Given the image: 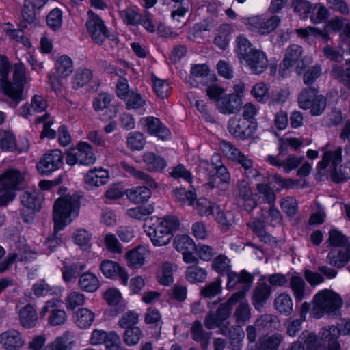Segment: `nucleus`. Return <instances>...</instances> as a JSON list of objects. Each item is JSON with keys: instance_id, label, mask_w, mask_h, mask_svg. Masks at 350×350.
Segmentation results:
<instances>
[{"instance_id": "nucleus-32", "label": "nucleus", "mask_w": 350, "mask_h": 350, "mask_svg": "<svg viewBox=\"0 0 350 350\" xmlns=\"http://www.w3.org/2000/svg\"><path fill=\"white\" fill-rule=\"evenodd\" d=\"M143 161L149 172L162 170L166 166L165 161L153 152H146L143 155Z\"/></svg>"}, {"instance_id": "nucleus-59", "label": "nucleus", "mask_w": 350, "mask_h": 350, "mask_svg": "<svg viewBox=\"0 0 350 350\" xmlns=\"http://www.w3.org/2000/svg\"><path fill=\"white\" fill-rule=\"evenodd\" d=\"M74 241L83 250H88L90 247L91 234L83 229L77 230L73 236Z\"/></svg>"}, {"instance_id": "nucleus-44", "label": "nucleus", "mask_w": 350, "mask_h": 350, "mask_svg": "<svg viewBox=\"0 0 350 350\" xmlns=\"http://www.w3.org/2000/svg\"><path fill=\"white\" fill-rule=\"evenodd\" d=\"M146 251L142 247H137L129 252L126 255L128 260V265L133 268H138L142 266L145 262Z\"/></svg>"}, {"instance_id": "nucleus-55", "label": "nucleus", "mask_w": 350, "mask_h": 350, "mask_svg": "<svg viewBox=\"0 0 350 350\" xmlns=\"http://www.w3.org/2000/svg\"><path fill=\"white\" fill-rule=\"evenodd\" d=\"M85 302V295L79 291L71 292L66 298L65 304L68 310H74Z\"/></svg>"}, {"instance_id": "nucleus-57", "label": "nucleus", "mask_w": 350, "mask_h": 350, "mask_svg": "<svg viewBox=\"0 0 350 350\" xmlns=\"http://www.w3.org/2000/svg\"><path fill=\"white\" fill-rule=\"evenodd\" d=\"M237 46H238V56L240 62L243 63V60L248 55H250V52L256 51V49L252 48V44L247 39L242 36H238L237 38Z\"/></svg>"}, {"instance_id": "nucleus-52", "label": "nucleus", "mask_w": 350, "mask_h": 350, "mask_svg": "<svg viewBox=\"0 0 350 350\" xmlns=\"http://www.w3.org/2000/svg\"><path fill=\"white\" fill-rule=\"evenodd\" d=\"M275 308L280 312L286 315L291 313L293 303L289 295L281 294L275 299Z\"/></svg>"}, {"instance_id": "nucleus-28", "label": "nucleus", "mask_w": 350, "mask_h": 350, "mask_svg": "<svg viewBox=\"0 0 350 350\" xmlns=\"http://www.w3.org/2000/svg\"><path fill=\"white\" fill-rule=\"evenodd\" d=\"M146 124L148 132L158 138L164 140L170 136V131L162 126L159 119L154 117L147 118Z\"/></svg>"}, {"instance_id": "nucleus-16", "label": "nucleus", "mask_w": 350, "mask_h": 350, "mask_svg": "<svg viewBox=\"0 0 350 350\" xmlns=\"http://www.w3.org/2000/svg\"><path fill=\"white\" fill-rule=\"evenodd\" d=\"M243 61L255 75L262 73L268 66V59L265 53L259 49L250 52V55H247Z\"/></svg>"}, {"instance_id": "nucleus-37", "label": "nucleus", "mask_w": 350, "mask_h": 350, "mask_svg": "<svg viewBox=\"0 0 350 350\" xmlns=\"http://www.w3.org/2000/svg\"><path fill=\"white\" fill-rule=\"evenodd\" d=\"M193 206L201 216H213L214 215L215 211L218 210V205L215 203L211 202L206 198H200L196 202L194 200Z\"/></svg>"}, {"instance_id": "nucleus-26", "label": "nucleus", "mask_w": 350, "mask_h": 350, "mask_svg": "<svg viewBox=\"0 0 350 350\" xmlns=\"http://www.w3.org/2000/svg\"><path fill=\"white\" fill-rule=\"evenodd\" d=\"M252 282L253 276L245 270L242 271L239 274L235 272L230 271L228 273L227 288L229 290L232 289L238 284H240L241 286L245 284L251 286Z\"/></svg>"}, {"instance_id": "nucleus-56", "label": "nucleus", "mask_w": 350, "mask_h": 350, "mask_svg": "<svg viewBox=\"0 0 350 350\" xmlns=\"http://www.w3.org/2000/svg\"><path fill=\"white\" fill-rule=\"evenodd\" d=\"M146 144L144 135L140 132H131L127 137L128 146L132 150H141Z\"/></svg>"}, {"instance_id": "nucleus-27", "label": "nucleus", "mask_w": 350, "mask_h": 350, "mask_svg": "<svg viewBox=\"0 0 350 350\" xmlns=\"http://www.w3.org/2000/svg\"><path fill=\"white\" fill-rule=\"evenodd\" d=\"M271 287L265 284H260L254 291L252 301L256 310H260L271 294Z\"/></svg>"}, {"instance_id": "nucleus-23", "label": "nucleus", "mask_w": 350, "mask_h": 350, "mask_svg": "<svg viewBox=\"0 0 350 350\" xmlns=\"http://www.w3.org/2000/svg\"><path fill=\"white\" fill-rule=\"evenodd\" d=\"M109 180V172L103 168L90 170L85 177V183L90 187H99L106 184Z\"/></svg>"}, {"instance_id": "nucleus-4", "label": "nucleus", "mask_w": 350, "mask_h": 350, "mask_svg": "<svg viewBox=\"0 0 350 350\" xmlns=\"http://www.w3.org/2000/svg\"><path fill=\"white\" fill-rule=\"evenodd\" d=\"M340 336L339 328L335 326L324 327L321 332V341L317 339L313 332L307 330L304 331L300 335V338L304 342L306 350H341L338 340Z\"/></svg>"}, {"instance_id": "nucleus-48", "label": "nucleus", "mask_w": 350, "mask_h": 350, "mask_svg": "<svg viewBox=\"0 0 350 350\" xmlns=\"http://www.w3.org/2000/svg\"><path fill=\"white\" fill-rule=\"evenodd\" d=\"M174 245L176 250L182 253L195 250L196 247L193 239L186 234L176 235L174 239Z\"/></svg>"}, {"instance_id": "nucleus-6", "label": "nucleus", "mask_w": 350, "mask_h": 350, "mask_svg": "<svg viewBox=\"0 0 350 350\" xmlns=\"http://www.w3.org/2000/svg\"><path fill=\"white\" fill-rule=\"evenodd\" d=\"M96 156L92 151V146L86 142H79L66 154V162L70 166L81 165L89 166L96 161Z\"/></svg>"}, {"instance_id": "nucleus-42", "label": "nucleus", "mask_w": 350, "mask_h": 350, "mask_svg": "<svg viewBox=\"0 0 350 350\" xmlns=\"http://www.w3.org/2000/svg\"><path fill=\"white\" fill-rule=\"evenodd\" d=\"M122 167L128 172L131 173L133 176H134L137 179L139 180H142L145 184H146L150 188H157V184L155 180L148 174H146L144 172L141 170H137L134 167L129 165L126 162H122L121 163Z\"/></svg>"}, {"instance_id": "nucleus-45", "label": "nucleus", "mask_w": 350, "mask_h": 350, "mask_svg": "<svg viewBox=\"0 0 350 350\" xmlns=\"http://www.w3.org/2000/svg\"><path fill=\"white\" fill-rule=\"evenodd\" d=\"M206 276V271L196 265L188 267L185 272V278L191 283L202 282Z\"/></svg>"}, {"instance_id": "nucleus-50", "label": "nucleus", "mask_w": 350, "mask_h": 350, "mask_svg": "<svg viewBox=\"0 0 350 350\" xmlns=\"http://www.w3.org/2000/svg\"><path fill=\"white\" fill-rule=\"evenodd\" d=\"M290 286L293 290V295L297 301H301L305 296L304 280L300 276H292L290 280Z\"/></svg>"}, {"instance_id": "nucleus-9", "label": "nucleus", "mask_w": 350, "mask_h": 350, "mask_svg": "<svg viewBox=\"0 0 350 350\" xmlns=\"http://www.w3.org/2000/svg\"><path fill=\"white\" fill-rule=\"evenodd\" d=\"M85 26L88 32L96 44L100 45L108 37L107 29L101 18L92 10L88 12Z\"/></svg>"}, {"instance_id": "nucleus-18", "label": "nucleus", "mask_w": 350, "mask_h": 350, "mask_svg": "<svg viewBox=\"0 0 350 350\" xmlns=\"http://www.w3.org/2000/svg\"><path fill=\"white\" fill-rule=\"evenodd\" d=\"M220 331L228 338L232 350L242 349L245 332L240 325L232 326L228 330L227 327L224 326L220 328Z\"/></svg>"}, {"instance_id": "nucleus-61", "label": "nucleus", "mask_w": 350, "mask_h": 350, "mask_svg": "<svg viewBox=\"0 0 350 350\" xmlns=\"http://www.w3.org/2000/svg\"><path fill=\"white\" fill-rule=\"evenodd\" d=\"M250 317V310L247 304L241 303L236 308L234 317L237 323H245Z\"/></svg>"}, {"instance_id": "nucleus-2", "label": "nucleus", "mask_w": 350, "mask_h": 350, "mask_svg": "<svg viewBox=\"0 0 350 350\" xmlns=\"http://www.w3.org/2000/svg\"><path fill=\"white\" fill-rule=\"evenodd\" d=\"M342 305V300L339 295L331 290L324 289L314 295L310 314L314 319H320L324 315L335 316L339 312Z\"/></svg>"}, {"instance_id": "nucleus-7", "label": "nucleus", "mask_w": 350, "mask_h": 350, "mask_svg": "<svg viewBox=\"0 0 350 350\" xmlns=\"http://www.w3.org/2000/svg\"><path fill=\"white\" fill-rule=\"evenodd\" d=\"M221 148L223 152L232 161L240 164L245 170V174L249 178L256 179L261 174L257 169L252 168L253 161L248 156L243 154L230 142L222 141Z\"/></svg>"}, {"instance_id": "nucleus-38", "label": "nucleus", "mask_w": 350, "mask_h": 350, "mask_svg": "<svg viewBox=\"0 0 350 350\" xmlns=\"http://www.w3.org/2000/svg\"><path fill=\"white\" fill-rule=\"evenodd\" d=\"M151 79L157 97L160 99L168 98L171 94L170 83L166 80L159 79L154 74H152Z\"/></svg>"}, {"instance_id": "nucleus-8", "label": "nucleus", "mask_w": 350, "mask_h": 350, "mask_svg": "<svg viewBox=\"0 0 350 350\" xmlns=\"http://www.w3.org/2000/svg\"><path fill=\"white\" fill-rule=\"evenodd\" d=\"M257 126L256 121L249 122L245 119L234 116L228 121V129L230 133L237 139L245 140L252 137Z\"/></svg>"}, {"instance_id": "nucleus-53", "label": "nucleus", "mask_w": 350, "mask_h": 350, "mask_svg": "<svg viewBox=\"0 0 350 350\" xmlns=\"http://www.w3.org/2000/svg\"><path fill=\"white\" fill-rule=\"evenodd\" d=\"M282 339L283 337L280 334L275 333L267 338H263L257 350H276Z\"/></svg>"}, {"instance_id": "nucleus-5", "label": "nucleus", "mask_w": 350, "mask_h": 350, "mask_svg": "<svg viewBox=\"0 0 350 350\" xmlns=\"http://www.w3.org/2000/svg\"><path fill=\"white\" fill-rule=\"evenodd\" d=\"M179 226L180 222L176 217L168 215L157 224H146L144 228L152 243L162 246L170 241L173 232L177 230Z\"/></svg>"}, {"instance_id": "nucleus-25", "label": "nucleus", "mask_w": 350, "mask_h": 350, "mask_svg": "<svg viewBox=\"0 0 350 350\" xmlns=\"http://www.w3.org/2000/svg\"><path fill=\"white\" fill-rule=\"evenodd\" d=\"M190 330L192 338L195 341L200 342L203 349H206L209 345L211 332H205L201 322L198 320L193 323Z\"/></svg>"}, {"instance_id": "nucleus-40", "label": "nucleus", "mask_w": 350, "mask_h": 350, "mask_svg": "<svg viewBox=\"0 0 350 350\" xmlns=\"http://www.w3.org/2000/svg\"><path fill=\"white\" fill-rule=\"evenodd\" d=\"M278 325L279 320L278 317L271 314L261 315L255 321V326L258 327V330L272 331L273 329H276Z\"/></svg>"}, {"instance_id": "nucleus-46", "label": "nucleus", "mask_w": 350, "mask_h": 350, "mask_svg": "<svg viewBox=\"0 0 350 350\" xmlns=\"http://www.w3.org/2000/svg\"><path fill=\"white\" fill-rule=\"evenodd\" d=\"M200 167L204 170L213 172L219 180L224 183H228L230 180V174L228 170L224 165L216 166L213 163H208L207 162H203L201 163Z\"/></svg>"}, {"instance_id": "nucleus-54", "label": "nucleus", "mask_w": 350, "mask_h": 350, "mask_svg": "<svg viewBox=\"0 0 350 350\" xmlns=\"http://www.w3.org/2000/svg\"><path fill=\"white\" fill-rule=\"evenodd\" d=\"M92 78V72L87 68H79L77 70L73 79V88H79L87 84Z\"/></svg>"}, {"instance_id": "nucleus-30", "label": "nucleus", "mask_w": 350, "mask_h": 350, "mask_svg": "<svg viewBox=\"0 0 350 350\" xmlns=\"http://www.w3.org/2000/svg\"><path fill=\"white\" fill-rule=\"evenodd\" d=\"M72 334L65 332L62 336L45 347L44 350H69L73 344Z\"/></svg>"}, {"instance_id": "nucleus-13", "label": "nucleus", "mask_w": 350, "mask_h": 350, "mask_svg": "<svg viewBox=\"0 0 350 350\" xmlns=\"http://www.w3.org/2000/svg\"><path fill=\"white\" fill-rule=\"evenodd\" d=\"M0 185L13 192L23 189L25 186V174L17 169L8 168L0 174Z\"/></svg>"}, {"instance_id": "nucleus-1", "label": "nucleus", "mask_w": 350, "mask_h": 350, "mask_svg": "<svg viewBox=\"0 0 350 350\" xmlns=\"http://www.w3.org/2000/svg\"><path fill=\"white\" fill-rule=\"evenodd\" d=\"M80 206L79 196L77 195H66L55 202L53 211L54 232L44 242L45 246L51 251L62 244V237L58 232L72 221V217L78 215Z\"/></svg>"}, {"instance_id": "nucleus-36", "label": "nucleus", "mask_w": 350, "mask_h": 350, "mask_svg": "<svg viewBox=\"0 0 350 350\" xmlns=\"http://www.w3.org/2000/svg\"><path fill=\"white\" fill-rule=\"evenodd\" d=\"M36 124L43 123V130L40 134V138L53 139L56 135V132L54 129L51 128V125L54 123V118H52L49 113H46L42 116H39L35 119Z\"/></svg>"}, {"instance_id": "nucleus-22", "label": "nucleus", "mask_w": 350, "mask_h": 350, "mask_svg": "<svg viewBox=\"0 0 350 350\" xmlns=\"http://www.w3.org/2000/svg\"><path fill=\"white\" fill-rule=\"evenodd\" d=\"M20 324L26 329L33 327L36 325L38 314L35 306L27 304L18 311Z\"/></svg>"}, {"instance_id": "nucleus-3", "label": "nucleus", "mask_w": 350, "mask_h": 350, "mask_svg": "<svg viewBox=\"0 0 350 350\" xmlns=\"http://www.w3.org/2000/svg\"><path fill=\"white\" fill-rule=\"evenodd\" d=\"M341 146L334 150H327L323 153L322 160L319 163V174H324L328 165L330 167V178L335 183H339L350 178V167L340 165L342 162Z\"/></svg>"}, {"instance_id": "nucleus-47", "label": "nucleus", "mask_w": 350, "mask_h": 350, "mask_svg": "<svg viewBox=\"0 0 350 350\" xmlns=\"http://www.w3.org/2000/svg\"><path fill=\"white\" fill-rule=\"evenodd\" d=\"M85 265L81 263H73L72 265H65L62 268V277L66 282H70L72 279L84 270Z\"/></svg>"}, {"instance_id": "nucleus-24", "label": "nucleus", "mask_w": 350, "mask_h": 350, "mask_svg": "<svg viewBox=\"0 0 350 350\" xmlns=\"http://www.w3.org/2000/svg\"><path fill=\"white\" fill-rule=\"evenodd\" d=\"M94 313L86 308H79L73 315L74 322L80 329L89 328L94 322Z\"/></svg>"}, {"instance_id": "nucleus-62", "label": "nucleus", "mask_w": 350, "mask_h": 350, "mask_svg": "<svg viewBox=\"0 0 350 350\" xmlns=\"http://www.w3.org/2000/svg\"><path fill=\"white\" fill-rule=\"evenodd\" d=\"M46 23L53 30L60 28L62 24V12L58 8L52 10L47 16Z\"/></svg>"}, {"instance_id": "nucleus-64", "label": "nucleus", "mask_w": 350, "mask_h": 350, "mask_svg": "<svg viewBox=\"0 0 350 350\" xmlns=\"http://www.w3.org/2000/svg\"><path fill=\"white\" fill-rule=\"evenodd\" d=\"M328 241L334 247H347L349 244L347 237L335 229L329 231Z\"/></svg>"}, {"instance_id": "nucleus-51", "label": "nucleus", "mask_w": 350, "mask_h": 350, "mask_svg": "<svg viewBox=\"0 0 350 350\" xmlns=\"http://www.w3.org/2000/svg\"><path fill=\"white\" fill-rule=\"evenodd\" d=\"M142 336V331L139 327H129L126 328L123 335V339L126 345H135L140 341Z\"/></svg>"}, {"instance_id": "nucleus-29", "label": "nucleus", "mask_w": 350, "mask_h": 350, "mask_svg": "<svg viewBox=\"0 0 350 350\" xmlns=\"http://www.w3.org/2000/svg\"><path fill=\"white\" fill-rule=\"evenodd\" d=\"M151 191L146 187H137L127 190L126 195L129 200L135 204H143L151 196Z\"/></svg>"}, {"instance_id": "nucleus-31", "label": "nucleus", "mask_w": 350, "mask_h": 350, "mask_svg": "<svg viewBox=\"0 0 350 350\" xmlns=\"http://www.w3.org/2000/svg\"><path fill=\"white\" fill-rule=\"evenodd\" d=\"M78 284L79 288L86 292H94L99 286L97 277L90 272H85L79 277Z\"/></svg>"}, {"instance_id": "nucleus-14", "label": "nucleus", "mask_w": 350, "mask_h": 350, "mask_svg": "<svg viewBox=\"0 0 350 350\" xmlns=\"http://www.w3.org/2000/svg\"><path fill=\"white\" fill-rule=\"evenodd\" d=\"M60 301L57 299H52L46 302L40 312L41 319H43L46 313L49 312V323L52 326L63 325L67 319V314L64 310L57 308Z\"/></svg>"}, {"instance_id": "nucleus-12", "label": "nucleus", "mask_w": 350, "mask_h": 350, "mask_svg": "<svg viewBox=\"0 0 350 350\" xmlns=\"http://www.w3.org/2000/svg\"><path fill=\"white\" fill-rule=\"evenodd\" d=\"M232 308L226 302L221 304L215 312L210 310L204 317V326L208 329L221 328L230 316Z\"/></svg>"}, {"instance_id": "nucleus-34", "label": "nucleus", "mask_w": 350, "mask_h": 350, "mask_svg": "<svg viewBox=\"0 0 350 350\" xmlns=\"http://www.w3.org/2000/svg\"><path fill=\"white\" fill-rule=\"evenodd\" d=\"M126 308V301L121 293L116 288H111V316H116L123 312Z\"/></svg>"}, {"instance_id": "nucleus-10", "label": "nucleus", "mask_w": 350, "mask_h": 350, "mask_svg": "<svg viewBox=\"0 0 350 350\" xmlns=\"http://www.w3.org/2000/svg\"><path fill=\"white\" fill-rule=\"evenodd\" d=\"M64 156L59 150L45 153L37 164V169L42 174H49L58 170L63 164Z\"/></svg>"}, {"instance_id": "nucleus-17", "label": "nucleus", "mask_w": 350, "mask_h": 350, "mask_svg": "<svg viewBox=\"0 0 350 350\" xmlns=\"http://www.w3.org/2000/svg\"><path fill=\"white\" fill-rule=\"evenodd\" d=\"M350 261V244L342 248L331 250L328 253L326 262L338 269L344 267Z\"/></svg>"}, {"instance_id": "nucleus-39", "label": "nucleus", "mask_w": 350, "mask_h": 350, "mask_svg": "<svg viewBox=\"0 0 350 350\" xmlns=\"http://www.w3.org/2000/svg\"><path fill=\"white\" fill-rule=\"evenodd\" d=\"M318 93V90L314 88H305L302 90L298 98L299 107L303 109H309L319 96Z\"/></svg>"}, {"instance_id": "nucleus-21", "label": "nucleus", "mask_w": 350, "mask_h": 350, "mask_svg": "<svg viewBox=\"0 0 350 350\" xmlns=\"http://www.w3.org/2000/svg\"><path fill=\"white\" fill-rule=\"evenodd\" d=\"M20 200L25 208L35 212L41 209L44 197L40 192L36 190L24 191L20 196Z\"/></svg>"}, {"instance_id": "nucleus-35", "label": "nucleus", "mask_w": 350, "mask_h": 350, "mask_svg": "<svg viewBox=\"0 0 350 350\" xmlns=\"http://www.w3.org/2000/svg\"><path fill=\"white\" fill-rule=\"evenodd\" d=\"M302 52L303 49L299 45H290L286 49L285 57L282 62L284 69L292 67L298 61Z\"/></svg>"}, {"instance_id": "nucleus-49", "label": "nucleus", "mask_w": 350, "mask_h": 350, "mask_svg": "<svg viewBox=\"0 0 350 350\" xmlns=\"http://www.w3.org/2000/svg\"><path fill=\"white\" fill-rule=\"evenodd\" d=\"M221 279L217 277L215 280L206 285L200 290V295L206 298H213L219 295L221 291Z\"/></svg>"}, {"instance_id": "nucleus-41", "label": "nucleus", "mask_w": 350, "mask_h": 350, "mask_svg": "<svg viewBox=\"0 0 350 350\" xmlns=\"http://www.w3.org/2000/svg\"><path fill=\"white\" fill-rule=\"evenodd\" d=\"M345 64L349 66L346 69L337 64L334 65L331 70V75L332 78L338 80L344 86L350 88V64H347L346 61Z\"/></svg>"}, {"instance_id": "nucleus-19", "label": "nucleus", "mask_w": 350, "mask_h": 350, "mask_svg": "<svg viewBox=\"0 0 350 350\" xmlns=\"http://www.w3.org/2000/svg\"><path fill=\"white\" fill-rule=\"evenodd\" d=\"M0 344L6 350H18L24 342L21 333L16 329H9L0 334Z\"/></svg>"}, {"instance_id": "nucleus-15", "label": "nucleus", "mask_w": 350, "mask_h": 350, "mask_svg": "<svg viewBox=\"0 0 350 350\" xmlns=\"http://www.w3.org/2000/svg\"><path fill=\"white\" fill-rule=\"evenodd\" d=\"M242 99L237 94H225L217 100V109L224 114H235L240 111Z\"/></svg>"}, {"instance_id": "nucleus-60", "label": "nucleus", "mask_w": 350, "mask_h": 350, "mask_svg": "<svg viewBox=\"0 0 350 350\" xmlns=\"http://www.w3.org/2000/svg\"><path fill=\"white\" fill-rule=\"evenodd\" d=\"M139 314L135 311H128L125 312L118 321V325L121 328H127L134 327L139 322Z\"/></svg>"}, {"instance_id": "nucleus-11", "label": "nucleus", "mask_w": 350, "mask_h": 350, "mask_svg": "<svg viewBox=\"0 0 350 350\" xmlns=\"http://www.w3.org/2000/svg\"><path fill=\"white\" fill-rule=\"evenodd\" d=\"M280 23V18L278 16H273L267 20L257 16L248 18L246 25L250 31H256L260 35L265 36L273 31Z\"/></svg>"}, {"instance_id": "nucleus-58", "label": "nucleus", "mask_w": 350, "mask_h": 350, "mask_svg": "<svg viewBox=\"0 0 350 350\" xmlns=\"http://www.w3.org/2000/svg\"><path fill=\"white\" fill-rule=\"evenodd\" d=\"M281 209L288 216L294 217L298 209V204L296 199L292 196H287L280 201Z\"/></svg>"}, {"instance_id": "nucleus-33", "label": "nucleus", "mask_w": 350, "mask_h": 350, "mask_svg": "<svg viewBox=\"0 0 350 350\" xmlns=\"http://www.w3.org/2000/svg\"><path fill=\"white\" fill-rule=\"evenodd\" d=\"M0 149L4 152L17 149L16 138L12 131L0 129Z\"/></svg>"}, {"instance_id": "nucleus-20", "label": "nucleus", "mask_w": 350, "mask_h": 350, "mask_svg": "<svg viewBox=\"0 0 350 350\" xmlns=\"http://www.w3.org/2000/svg\"><path fill=\"white\" fill-rule=\"evenodd\" d=\"M0 87L3 94L12 100V106L16 107L23 100L24 85L17 82H3Z\"/></svg>"}, {"instance_id": "nucleus-43", "label": "nucleus", "mask_w": 350, "mask_h": 350, "mask_svg": "<svg viewBox=\"0 0 350 350\" xmlns=\"http://www.w3.org/2000/svg\"><path fill=\"white\" fill-rule=\"evenodd\" d=\"M55 68L56 73L59 77L66 78L72 72V62L69 57L62 55L56 61Z\"/></svg>"}, {"instance_id": "nucleus-63", "label": "nucleus", "mask_w": 350, "mask_h": 350, "mask_svg": "<svg viewBox=\"0 0 350 350\" xmlns=\"http://www.w3.org/2000/svg\"><path fill=\"white\" fill-rule=\"evenodd\" d=\"M33 291V294L38 297L52 295L55 293L54 288L49 286L44 280H40L34 284Z\"/></svg>"}]
</instances>
